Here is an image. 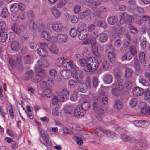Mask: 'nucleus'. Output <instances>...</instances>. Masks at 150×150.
I'll list each match as a JSON object with an SVG mask.
<instances>
[{
    "mask_svg": "<svg viewBox=\"0 0 150 150\" xmlns=\"http://www.w3.org/2000/svg\"><path fill=\"white\" fill-rule=\"evenodd\" d=\"M19 43L17 41H13L11 44V46L12 50L16 51L18 50L19 48Z\"/></svg>",
    "mask_w": 150,
    "mask_h": 150,
    "instance_id": "7c9ffc66",
    "label": "nucleus"
},
{
    "mask_svg": "<svg viewBox=\"0 0 150 150\" xmlns=\"http://www.w3.org/2000/svg\"><path fill=\"white\" fill-rule=\"evenodd\" d=\"M40 137V142L45 145L47 147L50 146L51 145V142L49 139V135L45 133H42L41 134Z\"/></svg>",
    "mask_w": 150,
    "mask_h": 150,
    "instance_id": "20e7f679",
    "label": "nucleus"
},
{
    "mask_svg": "<svg viewBox=\"0 0 150 150\" xmlns=\"http://www.w3.org/2000/svg\"><path fill=\"white\" fill-rule=\"evenodd\" d=\"M41 37L44 39L48 41H50L51 39L50 36L48 32L45 30L42 31L41 33Z\"/></svg>",
    "mask_w": 150,
    "mask_h": 150,
    "instance_id": "c85d7f7f",
    "label": "nucleus"
},
{
    "mask_svg": "<svg viewBox=\"0 0 150 150\" xmlns=\"http://www.w3.org/2000/svg\"><path fill=\"white\" fill-rule=\"evenodd\" d=\"M92 52L93 54L98 58L100 57V55L98 52L97 47H94L92 49Z\"/></svg>",
    "mask_w": 150,
    "mask_h": 150,
    "instance_id": "c03bdc74",
    "label": "nucleus"
},
{
    "mask_svg": "<svg viewBox=\"0 0 150 150\" xmlns=\"http://www.w3.org/2000/svg\"><path fill=\"white\" fill-rule=\"evenodd\" d=\"M102 132L107 134L108 137L114 136L115 134L113 132L110 130L106 131L105 129H102L101 128H99V129L97 130L96 134L98 136H100L101 135Z\"/></svg>",
    "mask_w": 150,
    "mask_h": 150,
    "instance_id": "0eeeda50",
    "label": "nucleus"
},
{
    "mask_svg": "<svg viewBox=\"0 0 150 150\" xmlns=\"http://www.w3.org/2000/svg\"><path fill=\"white\" fill-rule=\"evenodd\" d=\"M69 93L66 89H63L62 90L59 94V100L61 102L67 100L69 98Z\"/></svg>",
    "mask_w": 150,
    "mask_h": 150,
    "instance_id": "39448f33",
    "label": "nucleus"
},
{
    "mask_svg": "<svg viewBox=\"0 0 150 150\" xmlns=\"http://www.w3.org/2000/svg\"><path fill=\"white\" fill-rule=\"evenodd\" d=\"M133 72L132 69L129 68H127L125 70V76L127 78L130 77L132 75Z\"/></svg>",
    "mask_w": 150,
    "mask_h": 150,
    "instance_id": "37998d69",
    "label": "nucleus"
},
{
    "mask_svg": "<svg viewBox=\"0 0 150 150\" xmlns=\"http://www.w3.org/2000/svg\"><path fill=\"white\" fill-rule=\"evenodd\" d=\"M86 26L85 23L83 22L79 23L78 25L77 29L78 31H86L85 30Z\"/></svg>",
    "mask_w": 150,
    "mask_h": 150,
    "instance_id": "e433bc0d",
    "label": "nucleus"
},
{
    "mask_svg": "<svg viewBox=\"0 0 150 150\" xmlns=\"http://www.w3.org/2000/svg\"><path fill=\"white\" fill-rule=\"evenodd\" d=\"M67 64L68 66L70 67L71 68V71L72 74H74L75 78L77 81V82H81L83 80V74L82 71L79 69L75 65L73 64L71 61H70L69 62H67Z\"/></svg>",
    "mask_w": 150,
    "mask_h": 150,
    "instance_id": "7ed1b4c3",
    "label": "nucleus"
},
{
    "mask_svg": "<svg viewBox=\"0 0 150 150\" xmlns=\"http://www.w3.org/2000/svg\"><path fill=\"white\" fill-rule=\"evenodd\" d=\"M103 80L105 83L108 84L111 83L113 81V77L110 74H108L104 76Z\"/></svg>",
    "mask_w": 150,
    "mask_h": 150,
    "instance_id": "2eb2a0df",
    "label": "nucleus"
},
{
    "mask_svg": "<svg viewBox=\"0 0 150 150\" xmlns=\"http://www.w3.org/2000/svg\"><path fill=\"white\" fill-rule=\"evenodd\" d=\"M132 84L130 81H127L125 84V89L126 88L127 90L130 89L132 87Z\"/></svg>",
    "mask_w": 150,
    "mask_h": 150,
    "instance_id": "e2e57ef3",
    "label": "nucleus"
},
{
    "mask_svg": "<svg viewBox=\"0 0 150 150\" xmlns=\"http://www.w3.org/2000/svg\"><path fill=\"white\" fill-rule=\"evenodd\" d=\"M9 12L6 8H4L1 13V16L3 18H6L8 16Z\"/></svg>",
    "mask_w": 150,
    "mask_h": 150,
    "instance_id": "79ce46f5",
    "label": "nucleus"
},
{
    "mask_svg": "<svg viewBox=\"0 0 150 150\" xmlns=\"http://www.w3.org/2000/svg\"><path fill=\"white\" fill-rule=\"evenodd\" d=\"M91 11L90 9H87L85 11L80 13L78 15L79 18L82 19L86 17L89 15L91 13Z\"/></svg>",
    "mask_w": 150,
    "mask_h": 150,
    "instance_id": "a211bd4d",
    "label": "nucleus"
},
{
    "mask_svg": "<svg viewBox=\"0 0 150 150\" xmlns=\"http://www.w3.org/2000/svg\"><path fill=\"white\" fill-rule=\"evenodd\" d=\"M102 67H101V69L106 70L110 67V66L109 62L106 60H103L102 61L101 63Z\"/></svg>",
    "mask_w": 150,
    "mask_h": 150,
    "instance_id": "5701e85b",
    "label": "nucleus"
},
{
    "mask_svg": "<svg viewBox=\"0 0 150 150\" xmlns=\"http://www.w3.org/2000/svg\"><path fill=\"white\" fill-rule=\"evenodd\" d=\"M6 25L4 21L0 22V32H5L6 30Z\"/></svg>",
    "mask_w": 150,
    "mask_h": 150,
    "instance_id": "4d7b16f0",
    "label": "nucleus"
},
{
    "mask_svg": "<svg viewBox=\"0 0 150 150\" xmlns=\"http://www.w3.org/2000/svg\"><path fill=\"white\" fill-rule=\"evenodd\" d=\"M133 61L134 67L136 69L138 70L139 69L140 66L138 59L137 57H134Z\"/></svg>",
    "mask_w": 150,
    "mask_h": 150,
    "instance_id": "49530a36",
    "label": "nucleus"
},
{
    "mask_svg": "<svg viewBox=\"0 0 150 150\" xmlns=\"http://www.w3.org/2000/svg\"><path fill=\"white\" fill-rule=\"evenodd\" d=\"M41 95L44 97L49 98L52 96V93L51 90L47 88L43 91Z\"/></svg>",
    "mask_w": 150,
    "mask_h": 150,
    "instance_id": "bb28decb",
    "label": "nucleus"
},
{
    "mask_svg": "<svg viewBox=\"0 0 150 150\" xmlns=\"http://www.w3.org/2000/svg\"><path fill=\"white\" fill-rule=\"evenodd\" d=\"M23 60L27 64L31 63V56L30 55H27L23 57Z\"/></svg>",
    "mask_w": 150,
    "mask_h": 150,
    "instance_id": "13d9d810",
    "label": "nucleus"
},
{
    "mask_svg": "<svg viewBox=\"0 0 150 150\" xmlns=\"http://www.w3.org/2000/svg\"><path fill=\"white\" fill-rule=\"evenodd\" d=\"M105 9V8L103 6H101L99 7L98 8V12H94V14L96 16L100 18V12L102 11L104 9Z\"/></svg>",
    "mask_w": 150,
    "mask_h": 150,
    "instance_id": "69168bd1",
    "label": "nucleus"
},
{
    "mask_svg": "<svg viewBox=\"0 0 150 150\" xmlns=\"http://www.w3.org/2000/svg\"><path fill=\"white\" fill-rule=\"evenodd\" d=\"M77 60L79 64L81 67H84L85 66L88 62V60L87 61L83 59H77Z\"/></svg>",
    "mask_w": 150,
    "mask_h": 150,
    "instance_id": "8fccbe9b",
    "label": "nucleus"
},
{
    "mask_svg": "<svg viewBox=\"0 0 150 150\" xmlns=\"http://www.w3.org/2000/svg\"><path fill=\"white\" fill-rule=\"evenodd\" d=\"M70 35L72 37H74L77 34V31L76 28H72L70 31Z\"/></svg>",
    "mask_w": 150,
    "mask_h": 150,
    "instance_id": "052dcab7",
    "label": "nucleus"
},
{
    "mask_svg": "<svg viewBox=\"0 0 150 150\" xmlns=\"http://www.w3.org/2000/svg\"><path fill=\"white\" fill-rule=\"evenodd\" d=\"M75 117L76 118H79L80 117H82L84 116V113L82 112V110L80 106H78L74 111L73 114Z\"/></svg>",
    "mask_w": 150,
    "mask_h": 150,
    "instance_id": "9b49d317",
    "label": "nucleus"
},
{
    "mask_svg": "<svg viewBox=\"0 0 150 150\" xmlns=\"http://www.w3.org/2000/svg\"><path fill=\"white\" fill-rule=\"evenodd\" d=\"M11 29L15 33L18 34L21 33L24 30V27L22 25H18L15 24L11 27Z\"/></svg>",
    "mask_w": 150,
    "mask_h": 150,
    "instance_id": "9d476101",
    "label": "nucleus"
},
{
    "mask_svg": "<svg viewBox=\"0 0 150 150\" xmlns=\"http://www.w3.org/2000/svg\"><path fill=\"white\" fill-rule=\"evenodd\" d=\"M81 106L83 110L87 111L89 110L90 107V104L88 102H83L82 103Z\"/></svg>",
    "mask_w": 150,
    "mask_h": 150,
    "instance_id": "2f4dec72",
    "label": "nucleus"
},
{
    "mask_svg": "<svg viewBox=\"0 0 150 150\" xmlns=\"http://www.w3.org/2000/svg\"><path fill=\"white\" fill-rule=\"evenodd\" d=\"M60 74L61 76L64 79H69L71 75V72L69 71L66 70L61 71Z\"/></svg>",
    "mask_w": 150,
    "mask_h": 150,
    "instance_id": "f3484780",
    "label": "nucleus"
},
{
    "mask_svg": "<svg viewBox=\"0 0 150 150\" xmlns=\"http://www.w3.org/2000/svg\"><path fill=\"white\" fill-rule=\"evenodd\" d=\"M139 59L141 64H144L146 63L145 59V54L143 52H140L139 55Z\"/></svg>",
    "mask_w": 150,
    "mask_h": 150,
    "instance_id": "f704fd0d",
    "label": "nucleus"
},
{
    "mask_svg": "<svg viewBox=\"0 0 150 150\" xmlns=\"http://www.w3.org/2000/svg\"><path fill=\"white\" fill-rule=\"evenodd\" d=\"M33 72L32 70L28 71L23 76V79L24 80H28L33 78Z\"/></svg>",
    "mask_w": 150,
    "mask_h": 150,
    "instance_id": "6ab92c4d",
    "label": "nucleus"
},
{
    "mask_svg": "<svg viewBox=\"0 0 150 150\" xmlns=\"http://www.w3.org/2000/svg\"><path fill=\"white\" fill-rule=\"evenodd\" d=\"M49 50L50 52L56 54L58 52L57 46L54 45H52L50 47Z\"/></svg>",
    "mask_w": 150,
    "mask_h": 150,
    "instance_id": "3c124183",
    "label": "nucleus"
},
{
    "mask_svg": "<svg viewBox=\"0 0 150 150\" xmlns=\"http://www.w3.org/2000/svg\"><path fill=\"white\" fill-rule=\"evenodd\" d=\"M117 21L118 17L117 16H112L107 19L108 23L111 25L115 24Z\"/></svg>",
    "mask_w": 150,
    "mask_h": 150,
    "instance_id": "aec40b11",
    "label": "nucleus"
},
{
    "mask_svg": "<svg viewBox=\"0 0 150 150\" xmlns=\"http://www.w3.org/2000/svg\"><path fill=\"white\" fill-rule=\"evenodd\" d=\"M27 14L28 19L32 21L34 19V16L33 13L31 10H30L27 12Z\"/></svg>",
    "mask_w": 150,
    "mask_h": 150,
    "instance_id": "5fc2aeb1",
    "label": "nucleus"
},
{
    "mask_svg": "<svg viewBox=\"0 0 150 150\" xmlns=\"http://www.w3.org/2000/svg\"><path fill=\"white\" fill-rule=\"evenodd\" d=\"M67 2V0H59V2L57 5V7L61 8L63 5H64Z\"/></svg>",
    "mask_w": 150,
    "mask_h": 150,
    "instance_id": "0e129e2a",
    "label": "nucleus"
},
{
    "mask_svg": "<svg viewBox=\"0 0 150 150\" xmlns=\"http://www.w3.org/2000/svg\"><path fill=\"white\" fill-rule=\"evenodd\" d=\"M133 124L137 127H147L149 125V123L148 121L142 120H135Z\"/></svg>",
    "mask_w": 150,
    "mask_h": 150,
    "instance_id": "6e6552de",
    "label": "nucleus"
},
{
    "mask_svg": "<svg viewBox=\"0 0 150 150\" xmlns=\"http://www.w3.org/2000/svg\"><path fill=\"white\" fill-rule=\"evenodd\" d=\"M113 29L114 31L117 33H121L122 32V28L119 26V25H116L113 27Z\"/></svg>",
    "mask_w": 150,
    "mask_h": 150,
    "instance_id": "603ef678",
    "label": "nucleus"
},
{
    "mask_svg": "<svg viewBox=\"0 0 150 150\" xmlns=\"http://www.w3.org/2000/svg\"><path fill=\"white\" fill-rule=\"evenodd\" d=\"M78 37L79 39L81 40H84L87 37L88 33L86 31H78Z\"/></svg>",
    "mask_w": 150,
    "mask_h": 150,
    "instance_id": "4be33fe9",
    "label": "nucleus"
},
{
    "mask_svg": "<svg viewBox=\"0 0 150 150\" xmlns=\"http://www.w3.org/2000/svg\"><path fill=\"white\" fill-rule=\"evenodd\" d=\"M129 51L130 53L132 56H135L137 53V51L135 47L133 46L130 47Z\"/></svg>",
    "mask_w": 150,
    "mask_h": 150,
    "instance_id": "6e6d98bb",
    "label": "nucleus"
},
{
    "mask_svg": "<svg viewBox=\"0 0 150 150\" xmlns=\"http://www.w3.org/2000/svg\"><path fill=\"white\" fill-rule=\"evenodd\" d=\"M123 105L122 102L119 100H116L115 101L114 107L115 108L120 110L123 107Z\"/></svg>",
    "mask_w": 150,
    "mask_h": 150,
    "instance_id": "72a5a7b5",
    "label": "nucleus"
},
{
    "mask_svg": "<svg viewBox=\"0 0 150 150\" xmlns=\"http://www.w3.org/2000/svg\"><path fill=\"white\" fill-rule=\"evenodd\" d=\"M42 79V76L40 74H37L33 76L32 79L33 81L35 83L40 82Z\"/></svg>",
    "mask_w": 150,
    "mask_h": 150,
    "instance_id": "473e14b6",
    "label": "nucleus"
},
{
    "mask_svg": "<svg viewBox=\"0 0 150 150\" xmlns=\"http://www.w3.org/2000/svg\"><path fill=\"white\" fill-rule=\"evenodd\" d=\"M108 58L109 61L112 63H114L115 61V54L113 52L108 53Z\"/></svg>",
    "mask_w": 150,
    "mask_h": 150,
    "instance_id": "58836bf2",
    "label": "nucleus"
},
{
    "mask_svg": "<svg viewBox=\"0 0 150 150\" xmlns=\"http://www.w3.org/2000/svg\"><path fill=\"white\" fill-rule=\"evenodd\" d=\"M51 11L53 15L57 18H58L61 15L60 11L56 8H52L51 9Z\"/></svg>",
    "mask_w": 150,
    "mask_h": 150,
    "instance_id": "c9c22d12",
    "label": "nucleus"
},
{
    "mask_svg": "<svg viewBox=\"0 0 150 150\" xmlns=\"http://www.w3.org/2000/svg\"><path fill=\"white\" fill-rule=\"evenodd\" d=\"M8 38V35L6 32H0V42H4L6 41Z\"/></svg>",
    "mask_w": 150,
    "mask_h": 150,
    "instance_id": "c756f323",
    "label": "nucleus"
},
{
    "mask_svg": "<svg viewBox=\"0 0 150 150\" xmlns=\"http://www.w3.org/2000/svg\"><path fill=\"white\" fill-rule=\"evenodd\" d=\"M6 132L8 135L13 138H15L17 137V135L14 132L10 130L7 129L6 130Z\"/></svg>",
    "mask_w": 150,
    "mask_h": 150,
    "instance_id": "774afa93",
    "label": "nucleus"
},
{
    "mask_svg": "<svg viewBox=\"0 0 150 150\" xmlns=\"http://www.w3.org/2000/svg\"><path fill=\"white\" fill-rule=\"evenodd\" d=\"M138 103L137 99L135 98H132L129 101V104L132 108L135 107Z\"/></svg>",
    "mask_w": 150,
    "mask_h": 150,
    "instance_id": "09e8293b",
    "label": "nucleus"
},
{
    "mask_svg": "<svg viewBox=\"0 0 150 150\" xmlns=\"http://www.w3.org/2000/svg\"><path fill=\"white\" fill-rule=\"evenodd\" d=\"M29 25L30 29L31 30H35L37 28V25L35 22L31 20L29 21Z\"/></svg>",
    "mask_w": 150,
    "mask_h": 150,
    "instance_id": "864d4df0",
    "label": "nucleus"
},
{
    "mask_svg": "<svg viewBox=\"0 0 150 150\" xmlns=\"http://www.w3.org/2000/svg\"><path fill=\"white\" fill-rule=\"evenodd\" d=\"M139 82L141 84L145 86H147L148 85V81L144 79L141 78L139 79Z\"/></svg>",
    "mask_w": 150,
    "mask_h": 150,
    "instance_id": "338daca9",
    "label": "nucleus"
},
{
    "mask_svg": "<svg viewBox=\"0 0 150 150\" xmlns=\"http://www.w3.org/2000/svg\"><path fill=\"white\" fill-rule=\"evenodd\" d=\"M115 34H114L113 35V38L114 39V44L117 47H119L122 43V41L119 38H116V37H114L115 36Z\"/></svg>",
    "mask_w": 150,
    "mask_h": 150,
    "instance_id": "a878e982",
    "label": "nucleus"
},
{
    "mask_svg": "<svg viewBox=\"0 0 150 150\" xmlns=\"http://www.w3.org/2000/svg\"><path fill=\"white\" fill-rule=\"evenodd\" d=\"M96 26L99 27H102L104 29L106 28L107 25L105 21H99L96 23Z\"/></svg>",
    "mask_w": 150,
    "mask_h": 150,
    "instance_id": "de8ad7c7",
    "label": "nucleus"
},
{
    "mask_svg": "<svg viewBox=\"0 0 150 150\" xmlns=\"http://www.w3.org/2000/svg\"><path fill=\"white\" fill-rule=\"evenodd\" d=\"M37 52L38 55L41 57H45L48 54L46 50L42 47L38 48L37 49Z\"/></svg>",
    "mask_w": 150,
    "mask_h": 150,
    "instance_id": "dca6fc26",
    "label": "nucleus"
},
{
    "mask_svg": "<svg viewBox=\"0 0 150 150\" xmlns=\"http://www.w3.org/2000/svg\"><path fill=\"white\" fill-rule=\"evenodd\" d=\"M88 88V87L86 83H83L80 82L77 87V90L82 93L85 92Z\"/></svg>",
    "mask_w": 150,
    "mask_h": 150,
    "instance_id": "4468645a",
    "label": "nucleus"
},
{
    "mask_svg": "<svg viewBox=\"0 0 150 150\" xmlns=\"http://www.w3.org/2000/svg\"><path fill=\"white\" fill-rule=\"evenodd\" d=\"M108 38V36L107 34L102 33L99 35V40L100 42L103 43L107 41Z\"/></svg>",
    "mask_w": 150,
    "mask_h": 150,
    "instance_id": "412c9836",
    "label": "nucleus"
},
{
    "mask_svg": "<svg viewBox=\"0 0 150 150\" xmlns=\"http://www.w3.org/2000/svg\"><path fill=\"white\" fill-rule=\"evenodd\" d=\"M106 51L108 53L113 52L115 50L114 46L112 45H107L105 46Z\"/></svg>",
    "mask_w": 150,
    "mask_h": 150,
    "instance_id": "ea45409f",
    "label": "nucleus"
},
{
    "mask_svg": "<svg viewBox=\"0 0 150 150\" xmlns=\"http://www.w3.org/2000/svg\"><path fill=\"white\" fill-rule=\"evenodd\" d=\"M133 95L135 96H140L143 94L144 92V90L138 86L133 88L132 90Z\"/></svg>",
    "mask_w": 150,
    "mask_h": 150,
    "instance_id": "1a4fd4ad",
    "label": "nucleus"
},
{
    "mask_svg": "<svg viewBox=\"0 0 150 150\" xmlns=\"http://www.w3.org/2000/svg\"><path fill=\"white\" fill-rule=\"evenodd\" d=\"M111 93L114 96L117 97L119 96L121 94L120 91L116 87L113 88L112 89Z\"/></svg>",
    "mask_w": 150,
    "mask_h": 150,
    "instance_id": "4c0bfd02",
    "label": "nucleus"
},
{
    "mask_svg": "<svg viewBox=\"0 0 150 150\" xmlns=\"http://www.w3.org/2000/svg\"><path fill=\"white\" fill-rule=\"evenodd\" d=\"M144 94V98L145 100H148L150 99V91L149 90H146Z\"/></svg>",
    "mask_w": 150,
    "mask_h": 150,
    "instance_id": "680f3d73",
    "label": "nucleus"
},
{
    "mask_svg": "<svg viewBox=\"0 0 150 150\" xmlns=\"http://www.w3.org/2000/svg\"><path fill=\"white\" fill-rule=\"evenodd\" d=\"M88 63L85 68V70L87 72H93L98 68L99 64L97 59L94 57H91L88 59Z\"/></svg>",
    "mask_w": 150,
    "mask_h": 150,
    "instance_id": "f03ea898",
    "label": "nucleus"
},
{
    "mask_svg": "<svg viewBox=\"0 0 150 150\" xmlns=\"http://www.w3.org/2000/svg\"><path fill=\"white\" fill-rule=\"evenodd\" d=\"M67 38V36L66 34H58V41L60 43H65Z\"/></svg>",
    "mask_w": 150,
    "mask_h": 150,
    "instance_id": "393cba45",
    "label": "nucleus"
},
{
    "mask_svg": "<svg viewBox=\"0 0 150 150\" xmlns=\"http://www.w3.org/2000/svg\"><path fill=\"white\" fill-rule=\"evenodd\" d=\"M121 139L124 142H128L131 143L135 142L136 140L134 138L126 134H121Z\"/></svg>",
    "mask_w": 150,
    "mask_h": 150,
    "instance_id": "f8f14e48",
    "label": "nucleus"
},
{
    "mask_svg": "<svg viewBox=\"0 0 150 150\" xmlns=\"http://www.w3.org/2000/svg\"><path fill=\"white\" fill-rule=\"evenodd\" d=\"M64 58L62 57H60L58 58L56 62V64L58 66H60L62 64H64Z\"/></svg>",
    "mask_w": 150,
    "mask_h": 150,
    "instance_id": "bf43d9fd",
    "label": "nucleus"
},
{
    "mask_svg": "<svg viewBox=\"0 0 150 150\" xmlns=\"http://www.w3.org/2000/svg\"><path fill=\"white\" fill-rule=\"evenodd\" d=\"M114 86L117 87L120 90H122L125 89V86L124 84L120 81L117 80L113 84Z\"/></svg>",
    "mask_w": 150,
    "mask_h": 150,
    "instance_id": "a19ab883",
    "label": "nucleus"
},
{
    "mask_svg": "<svg viewBox=\"0 0 150 150\" xmlns=\"http://www.w3.org/2000/svg\"><path fill=\"white\" fill-rule=\"evenodd\" d=\"M38 64L39 67H46L48 66L49 64L46 59L41 58L38 60Z\"/></svg>",
    "mask_w": 150,
    "mask_h": 150,
    "instance_id": "ddd939ff",
    "label": "nucleus"
},
{
    "mask_svg": "<svg viewBox=\"0 0 150 150\" xmlns=\"http://www.w3.org/2000/svg\"><path fill=\"white\" fill-rule=\"evenodd\" d=\"M108 100L107 97H104L101 101H99L98 99L94 100L92 104L93 110L99 115L103 114L104 112L103 106L107 104Z\"/></svg>",
    "mask_w": 150,
    "mask_h": 150,
    "instance_id": "f257e3e1",
    "label": "nucleus"
},
{
    "mask_svg": "<svg viewBox=\"0 0 150 150\" xmlns=\"http://www.w3.org/2000/svg\"><path fill=\"white\" fill-rule=\"evenodd\" d=\"M90 42L93 45H95L96 43V39L98 37V32H93L91 34Z\"/></svg>",
    "mask_w": 150,
    "mask_h": 150,
    "instance_id": "b1692460",
    "label": "nucleus"
},
{
    "mask_svg": "<svg viewBox=\"0 0 150 150\" xmlns=\"http://www.w3.org/2000/svg\"><path fill=\"white\" fill-rule=\"evenodd\" d=\"M75 110V108L73 107L67 106L65 107L64 112L66 113L72 114L74 113Z\"/></svg>",
    "mask_w": 150,
    "mask_h": 150,
    "instance_id": "cd10ccee",
    "label": "nucleus"
},
{
    "mask_svg": "<svg viewBox=\"0 0 150 150\" xmlns=\"http://www.w3.org/2000/svg\"><path fill=\"white\" fill-rule=\"evenodd\" d=\"M18 5V3H14L10 7V11L11 12H16L19 10Z\"/></svg>",
    "mask_w": 150,
    "mask_h": 150,
    "instance_id": "a18cd8bd",
    "label": "nucleus"
},
{
    "mask_svg": "<svg viewBox=\"0 0 150 150\" xmlns=\"http://www.w3.org/2000/svg\"><path fill=\"white\" fill-rule=\"evenodd\" d=\"M63 28V25L61 23L56 22L53 23L50 30L52 32H59Z\"/></svg>",
    "mask_w": 150,
    "mask_h": 150,
    "instance_id": "423d86ee",
    "label": "nucleus"
}]
</instances>
